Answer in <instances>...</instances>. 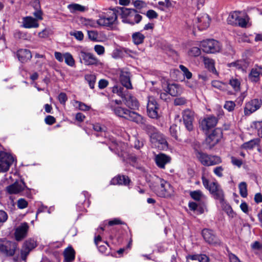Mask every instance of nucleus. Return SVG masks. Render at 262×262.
<instances>
[{"label":"nucleus","instance_id":"nucleus-9","mask_svg":"<svg viewBox=\"0 0 262 262\" xmlns=\"http://www.w3.org/2000/svg\"><path fill=\"white\" fill-rule=\"evenodd\" d=\"M14 161V158L11 155L4 151H1L0 172L7 171Z\"/></svg>","mask_w":262,"mask_h":262},{"label":"nucleus","instance_id":"nucleus-53","mask_svg":"<svg viewBox=\"0 0 262 262\" xmlns=\"http://www.w3.org/2000/svg\"><path fill=\"white\" fill-rule=\"evenodd\" d=\"M28 204L27 201L24 199H19L17 201V205L19 209H23L26 208L28 206Z\"/></svg>","mask_w":262,"mask_h":262},{"label":"nucleus","instance_id":"nucleus-50","mask_svg":"<svg viewBox=\"0 0 262 262\" xmlns=\"http://www.w3.org/2000/svg\"><path fill=\"white\" fill-rule=\"evenodd\" d=\"M134 6L138 9H141L142 8H145L147 6L146 3L141 0H136L134 2Z\"/></svg>","mask_w":262,"mask_h":262},{"label":"nucleus","instance_id":"nucleus-27","mask_svg":"<svg viewBox=\"0 0 262 262\" xmlns=\"http://www.w3.org/2000/svg\"><path fill=\"white\" fill-rule=\"evenodd\" d=\"M198 21L200 23L198 26L199 29L204 30L209 26L210 19L207 14H204L198 18Z\"/></svg>","mask_w":262,"mask_h":262},{"label":"nucleus","instance_id":"nucleus-24","mask_svg":"<svg viewBox=\"0 0 262 262\" xmlns=\"http://www.w3.org/2000/svg\"><path fill=\"white\" fill-rule=\"evenodd\" d=\"M23 26L25 28H36L39 27L37 20L31 16L23 18Z\"/></svg>","mask_w":262,"mask_h":262},{"label":"nucleus","instance_id":"nucleus-44","mask_svg":"<svg viewBox=\"0 0 262 262\" xmlns=\"http://www.w3.org/2000/svg\"><path fill=\"white\" fill-rule=\"evenodd\" d=\"M180 69L183 73V75L188 79H191L192 77V73L188 69L183 65H180Z\"/></svg>","mask_w":262,"mask_h":262},{"label":"nucleus","instance_id":"nucleus-56","mask_svg":"<svg viewBox=\"0 0 262 262\" xmlns=\"http://www.w3.org/2000/svg\"><path fill=\"white\" fill-rule=\"evenodd\" d=\"M220 187V186L217 183L213 182L210 184L208 189L212 194H213Z\"/></svg>","mask_w":262,"mask_h":262},{"label":"nucleus","instance_id":"nucleus-48","mask_svg":"<svg viewBox=\"0 0 262 262\" xmlns=\"http://www.w3.org/2000/svg\"><path fill=\"white\" fill-rule=\"evenodd\" d=\"M75 103L76 104L75 105L77 106V105L78 108L80 110H81L83 111H89L91 108L90 106H88L86 104H85V103L81 102L80 101H75Z\"/></svg>","mask_w":262,"mask_h":262},{"label":"nucleus","instance_id":"nucleus-25","mask_svg":"<svg viewBox=\"0 0 262 262\" xmlns=\"http://www.w3.org/2000/svg\"><path fill=\"white\" fill-rule=\"evenodd\" d=\"M143 122L138 123V124L141 125V127L143 130H144L150 138L153 134L156 133L158 130L154 126L145 123V119L143 117Z\"/></svg>","mask_w":262,"mask_h":262},{"label":"nucleus","instance_id":"nucleus-1","mask_svg":"<svg viewBox=\"0 0 262 262\" xmlns=\"http://www.w3.org/2000/svg\"><path fill=\"white\" fill-rule=\"evenodd\" d=\"M117 13L120 14L123 23L132 25L138 24L142 18V16L134 9L118 7Z\"/></svg>","mask_w":262,"mask_h":262},{"label":"nucleus","instance_id":"nucleus-17","mask_svg":"<svg viewBox=\"0 0 262 262\" xmlns=\"http://www.w3.org/2000/svg\"><path fill=\"white\" fill-rule=\"evenodd\" d=\"M221 137V131L219 129H215L206 138V144L211 148L219 142Z\"/></svg>","mask_w":262,"mask_h":262},{"label":"nucleus","instance_id":"nucleus-4","mask_svg":"<svg viewBox=\"0 0 262 262\" xmlns=\"http://www.w3.org/2000/svg\"><path fill=\"white\" fill-rule=\"evenodd\" d=\"M113 111L115 114L119 117L123 118L136 123L143 122V117L135 112L120 106L114 107Z\"/></svg>","mask_w":262,"mask_h":262},{"label":"nucleus","instance_id":"nucleus-42","mask_svg":"<svg viewBox=\"0 0 262 262\" xmlns=\"http://www.w3.org/2000/svg\"><path fill=\"white\" fill-rule=\"evenodd\" d=\"M248 21V19L247 16H245L244 17L239 16L235 24H237L239 26L245 28L246 27Z\"/></svg>","mask_w":262,"mask_h":262},{"label":"nucleus","instance_id":"nucleus-33","mask_svg":"<svg viewBox=\"0 0 262 262\" xmlns=\"http://www.w3.org/2000/svg\"><path fill=\"white\" fill-rule=\"evenodd\" d=\"M239 194L243 198H246L248 195L247 185L246 182H242L238 185Z\"/></svg>","mask_w":262,"mask_h":262},{"label":"nucleus","instance_id":"nucleus-14","mask_svg":"<svg viewBox=\"0 0 262 262\" xmlns=\"http://www.w3.org/2000/svg\"><path fill=\"white\" fill-rule=\"evenodd\" d=\"M26 188L28 189L25 182L21 180L20 181H16L13 184L8 186L6 189L9 194H16L22 192Z\"/></svg>","mask_w":262,"mask_h":262},{"label":"nucleus","instance_id":"nucleus-34","mask_svg":"<svg viewBox=\"0 0 262 262\" xmlns=\"http://www.w3.org/2000/svg\"><path fill=\"white\" fill-rule=\"evenodd\" d=\"M85 80L88 82L91 89L94 88L96 78L94 74H86L85 75Z\"/></svg>","mask_w":262,"mask_h":262},{"label":"nucleus","instance_id":"nucleus-60","mask_svg":"<svg viewBox=\"0 0 262 262\" xmlns=\"http://www.w3.org/2000/svg\"><path fill=\"white\" fill-rule=\"evenodd\" d=\"M58 100L61 104H64L68 100L66 94L64 93H61L58 95Z\"/></svg>","mask_w":262,"mask_h":262},{"label":"nucleus","instance_id":"nucleus-49","mask_svg":"<svg viewBox=\"0 0 262 262\" xmlns=\"http://www.w3.org/2000/svg\"><path fill=\"white\" fill-rule=\"evenodd\" d=\"M30 252V250L22 246L20 252L21 259L24 261H26Z\"/></svg>","mask_w":262,"mask_h":262},{"label":"nucleus","instance_id":"nucleus-6","mask_svg":"<svg viewBox=\"0 0 262 262\" xmlns=\"http://www.w3.org/2000/svg\"><path fill=\"white\" fill-rule=\"evenodd\" d=\"M196 157L200 163L205 166L215 165L222 162L220 157L208 155L202 151H197Z\"/></svg>","mask_w":262,"mask_h":262},{"label":"nucleus","instance_id":"nucleus-8","mask_svg":"<svg viewBox=\"0 0 262 262\" xmlns=\"http://www.w3.org/2000/svg\"><path fill=\"white\" fill-rule=\"evenodd\" d=\"M18 248L17 243L11 241L0 242V254L7 257L14 255Z\"/></svg>","mask_w":262,"mask_h":262},{"label":"nucleus","instance_id":"nucleus-31","mask_svg":"<svg viewBox=\"0 0 262 262\" xmlns=\"http://www.w3.org/2000/svg\"><path fill=\"white\" fill-rule=\"evenodd\" d=\"M132 39L135 45H140L143 42L145 36L141 33L137 32L133 34Z\"/></svg>","mask_w":262,"mask_h":262},{"label":"nucleus","instance_id":"nucleus-52","mask_svg":"<svg viewBox=\"0 0 262 262\" xmlns=\"http://www.w3.org/2000/svg\"><path fill=\"white\" fill-rule=\"evenodd\" d=\"M189 53L191 56H198L201 54V49L198 47H192L190 49Z\"/></svg>","mask_w":262,"mask_h":262},{"label":"nucleus","instance_id":"nucleus-39","mask_svg":"<svg viewBox=\"0 0 262 262\" xmlns=\"http://www.w3.org/2000/svg\"><path fill=\"white\" fill-rule=\"evenodd\" d=\"M259 140L258 139L251 140L243 144V147L245 148L252 149L256 145L258 144Z\"/></svg>","mask_w":262,"mask_h":262},{"label":"nucleus","instance_id":"nucleus-7","mask_svg":"<svg viewBox=\"0 0 262 262\" xmlns=\"http://www.w3.org/2000/svg\"><path fill=\"white\" fill-rule=\"evenodd\" d=\"M200 46L203 51L206 53H215L219 52L222 49V45L220 42L213 39L202 41Z\"/></svg>","mask_w":262,"mask_h":262},{"label":"nucleus","instance_id":"nucleus-57","mask_svg":"<svg viewBox=\"0 0 262 262\" xmlns=\"http://www.w3.org/2000/svg\"><path fill=\"white\" fill-rule=\"evenodd\" d=\"M146 16L149 19L157 18L158 16V13L153 10H149L146 14Z\"/></svg>","mask_w":262,"mask_h":262},{"label":"nucleus","instance_id":"nucleus-13","mask_svg":"<svg viewBox=\"0 0 262 262\" xmlns=\"http://www.w3.org/2000/svg\"><path fill=\"white\" fill-rule=\"evenodd\" d=\"M79 56L86 66L97 65L99 60L92 53L81 50L79 52Z\"/></svg>","mask_w":262,"mask_h":262},{"label":"nucleus","instance_id":"nucleus-41","mask_svg":"<svg viewBox=\"0 0 262 262\" xmlns=\"http://www.w3.org/2000/svg\"><path fill=\"white\" fill-rule=\"evenodd\" d=\"M190 195L193 200L199 201L201 200L203 194L201 190H198L191 191Z\"/></svg>","mask_w":262,"mask_h":262},{"label":"nucleus","instance_id":"nucleus-22","mask_svg":"<svg viewBox=\"0 0 262 262\" xmlns=\"http://www.w3.org/2000/svg\"><path fill=\"white\" fill-rule=\"evenodd\" d=\"M120 81L126 89L133 88L130 81V74L126 70H121L120 74Z\"/></svg>","mask_w":262,"mask_h":262},{"label":"nucleus","instance_id":"nucleus-20","mask_svg":"<svg viewBox=\"0 0 262 262\" xmlns=\"http://www.w3.org/2000/svg\"><path fill=\"white\" fill-rule=\"evenodd\" d=\"M171 158L170 156L164 154H159L156 155L155 161L158 167L162 169L165 168V165L171 162Z\"/></svg>","mask_w":262,"mask_h":262},{"label":"nucleus","instance_id":"nucleus-47","mask_svg":"<svg viewBox=\"0 0 262 262\" xmlns=\"http://www.w3.org/2000/svg\"><path fill=\"white\" fill-rule=\"evenodd\" d=\"M70 34L71 36H74L78 40L81 41L83 39L84 35L82 31H76L74 32H71Z\"/></svg>","mask_w":262,"mask_h":262},{"label":"nucleus","instance_id":"nucleus-16","mask_svg":"<svg viewBox=\"0 0 262 262\" xmlns=\"http://www.w3.org/2000/svg\"><path fill=\"white\" fill-rule=\"evenodd\" d=\"M202 234L205 241L209 244L217 245L221 243L212 230L204 229L202 231Z\"/></svg>","mask_w":262,"mask_h":262},{"label":"nucleus","instance_id":"nucleus-2","mask_svg":"<svg viewBox=\"0 0 262 262\" xmlns=\"http://www.w3.org/2000/svg\"><path fill=\"white\" fill-rule=\"evenodd\" d=\"M156 182L157 185L154 187V191L158 196L168 198L173 195L174 189L169 183L158 177Z\"/></svg>","mask_w":262,"mask_h":262},{"label":"nucleus","instance_id":"nucleus-61","mask_svg":"<svg viewBox=\"0 0 262 262\" xmlns=\"http://www.w3.org/2000/svg\"><path fill=\"white\" fill-rule=\"evenodd\" d=\"M45 121L46 124L52 125L55 122L56 119L53 116H48L46 117Z\"/></svg>","mask_w":262,"mask_h":262},{"label":"nucleus","instance_id":"nucleus-30","mask_svg":"<svg viewBox=\"0 0 262 262\" xmlns=\"http://www.w3.org/2000/svg\"><path fill=\"white\" fill-rule=\"evenodd\" d=\"M64 259L67 262H71L75 258V252L73 248H69L64 252Z\"/></svg>","mask_w":262,"mask_h":262},{"label":"nucleus","instance_id":"nucleus-51","mask_svg":"<svg viewBox=\"0 0 262 262\" xmlns=\"http://www.w3.org/2000/svg\"><path fill=\"white\" fill-rule=\"evenodd\" d=\"M7 219L8 215L7 213L3 210H0V228L3 225L4 223Z\"/></svg>","mask_w":262,"mask_h":262},{"label":"nucleus","instance_id":"nucleus-62","mask_svg":"<svg viewBox=\"0 0 262 262\" xmlns=\"http://www.w3.org/2000/svg\"><path fill=\"white\" fill-rule=\"evenodd\" d=\"M33 15L35 17L34 18L37 20V22L38 20L42 19V12L40 10H36L33 12Z\"/></svg>","mask_w":262,"mask_h":262},{"label":"nucleus","instance_id":"nucleus-21","mask_svg":"<svg viewBox=\"0 0 262 262\" xmlns=\"http://www.w3.org/2000/svg\"><path fill=\"white\" fill-rule=\"evenodd\" d=\"M150 141L155 146H159V144L163 145L164 146H167V142L165 138L158 130L150 138Z\"/></svg>","mask_w":262,"mask_h":262},{"label":"nucleus","instance_id":"nucleus-38","mask_svg":"<svg viewBox=\"0 0 262 262\" xmlns=\"http://www.w3.org/2000/svg\"><path fill=\"white\" fill-rule=\"evenodd\" d=\"M36 243L33 239H29L25 241L23 246L30 251L36 247Z\"/></svg>","mask_w":262,"mask_h":262},{"label":"nucleus","instance_id":"nucleus-10","mask_svg":"<svg viewBox=\"0 0 262 262\" xmlns=\"http://www.w3.org/2000/svg\"><path fill=\"white\" fill-rule=\"evenodd\" d=\"M159 105L155 98L152 96L148 97L147 104V112L148 116L152 119H157L159 117L158 113Z\"/></svg>","mask_w":262,"mask_h":262},{"label":"nucleus","instance_id":"nucleus-59","mask_svg":"<svg viewBox=\"0 0 262 262\" xmlns=\"http://www.w3.org/2000/svg\"><path fill=\"white\" fill-rule=\"evenodd\" d=\"M94 50L98 55H100L104 53V48L102 46L97 45L94 47Z\"/></svg>","mask_w":262,"mask_h":262},{"label":"nucleus","instance_id":"nucleus-46","mask_svg":"<svg viewBox=\"0 0 262 262\" xmlns=\"http://www.w3.org/2000/svg\"><path fill=\"white\" fill-rule=\"evenodd\" d=\"M213 194L215 199L219 200L221 202L224 201V193L221 187Z\"/></svg>","mask_w":262,"mask_h":262},{"label":"nucleus","instance_id":"nucleus-45","mask_svg":"<svg viewBox=\"0 0 262 262\" xmlns=\"http://www.w3.org/2000/svg\"><path fill=\"white\" fill-rule=\"evenodd\" d=\"M238 17V13L237 12H234L230 14L228 17V21L229 23L233 24H235V22H236Z\"/></svg>","mask_w":262,"mask_h":262},{"label":"nucleus","instance_id":"nucleus-36","mask_svg":"<svg viewBox=\"0 0 262 262\" xmlns=\"http://www.w3.org/2000/svg\"><path fill=\"white\" fill-rule=\"evenodd\" d=\"M64 59L67 65L70 67H73L75 65V60L71 53L69 52L64 53Z\"/></svg>","mask_w":262,"mask_h":262},{"label":"nucleus","instance_id":"nucleus-32","mask_svg":"<svg viewBox=\"0 0 262 262\" xmlns=\"http://www.w3.org/2000/svg\"><path fill=\"white\" fill-rule=\"evenodd\" d=\"M204 62L205 67L207 68L209 71L212 73L216 72V70L214 67V62L212 59L207 57H204Z\"/></svg>","mask_w":262,"mask_h":262},{"label":"nucleus","instance_id":"nucleus-26","mask_svg":"<svg viewBox=\"0 0 262 262\" xmlns=\"http://www.w3.org/2000/svg\"><path fill=\"white\" fill-rule=\"evenodd\" d=\"M130 180L127 176L122 175L118 176L117 177L113 178L111 181V183L113 185H127L129 184Z\"/></svg>","mask_w":262,"mask_h":262},{"label":"nucleus","instance_id":"nucleus-35","mask_svg":"<svg viewBox=\"0 0 262 262\" xmlns=\"http://www.w3.org/2000/svg\"><path fill=\"white\" fill-rule=\"evenodd\" d=\"M211 84L213 87L221 91H226L227 90V84L220 81L213 80L211 82Z\"/></svg>","mask_w":262,"mask_h":262},{"label":"nucleus","instance_id":"nucleus-28","mask_svg":"<svg viewBox=\"0 0 262 262\" xmlns=\"http://www.w3.org/2000/svg\"><path fill=\"white\" fill-rule=\"evenodd\" d=\"M68 8L72 13L76 12H83L88 10V8L78 4H71L68 6Z\"/></svg>","mask_w":262,"mask_h":262},{"label":"nucleus","instance_id":"nucleus-64","mask_svg":"<svg viewBox=\"0 0 262 262\" xmlns=\"http://www.w3.org/2000/svg\"><path fill=\"white\" fill-rule=\"evenodd\" d=\"M256 127L258 128V135L262 138V121L256 123Z\"/></svg>","mask_w":262,"mask_h":262},{"label":"nucleus","instance_id":"nucleus-29","mask_svg":"<svg viewBox=\"0 0 262 262\" xmlns=\"http://www.w3.org/2000/svg\"><path fill=\"white\" fill-rule=\"evenodd\" d=\"M260 75H262V73L260 69H252L249 74V78L252 81L257 82L259 80Z\"/></svg>","mask_w":262,"mask_h":262},{"label":"nucleus","instance_id":"nucleus-37","mask_svg":"<svg viewBox=\"0 0 262 262\" xmlns=\"http://www.w3.org/2000/svg\"><path fill=\"white\" fill-rule=\"evenodd\" d=\"M229 83L235 92L239 91L241 82L238 79L232 78L230 79Z\"/></svg>","mask_w":262,"mask_h":262},{"label":"nucleus","instance_id":"nucleus-15","mask_svg":"<svg viewBox=\"0 0 262 262\" xmlns=\"http://www.w3.org/2000/svg\"><path fill=\"white\" fill-rule=\"evenodd\" d=\"M217 119L213 116H208L204 118L200 122V126L201 129L204 131H208L214 127L217 123Z\"/></svg>","mask_w":262,"mask_h":262},{"label":"nucleus","instance_id":"nucleus-43","mask_svg":"<svg viewBox=\"0 0 262 262\" xmlns=\"http://www.w3.org/2000/svg\"><path fill=\"white\" fill-rule=\"evenodd\" d=\"M235 107L234 102L232 101H226L224 105V108L227 110L228 112L233 111Z\"/></svg>","mask_w":262,"mask_h":262},{"label":"nucleus","instance_id":"nucleus-19","mask_svg":"<svg viewBox=\"0 0 262 262\" xmlns=\"http://www.w3.org/2000/svg\"><path fill=\"white\" fill-rule=\"evenodd\" d=\"M184 124L186 129L191 131L193 128V122L194 120L193 113L189 110H185L182 113Z\"/></svg>","mask_w":262,"mask_h":262},{"label":"nucleus","instance_id":"nucleus-58","mask_svg":"<svg viewBox=\"0 0 262 262\" xmlns=\"http://www.w3.org/2000/svg\"><path fill=\"white\" fill-rule=\"evenodd\" d=\"M224 168L222 166H217L214 168L213 172L219 177H223V171Z\"/></svg>","mask_w":262,"mask_h":262},{"label":"nucleus","instance_id":"nucleus-3","mask_svg":"<svg viewBox=\"0 0 262 262\" xmlns=\"http://www.w3.org/2000/svg\"><path fill=\"white\" fill-rule=\"evenodd\" d=\"M113 92L116 93L123 99V101L127 106L131 109H135L139 106L137 99L128 93L127 90L120 86H115L113 88Z\"/></svg>","mask_w":262,"mask_h":262},{"label":"nucleus","instance_id":"nucleus-18","mask_svg":"<svg viewBox=\"0 0 262 262\" xmlns=\"http://www.w3.org/2000/svg\"><path fill=\"white\" fill-rule=\"evenodd\" d=\"M29 225L27 223L24 222L20 224L15 229V238L16 241H20L26 237L29 230Z\"/></svg>","mask_w":262,"mask_h":262},{"label":"nucleus","instance_id":"nucleus-40","mask_svg":"<svg viewBox=\"0 0 262 262\" xmlns=\"http://www.w3.org/2000/svg\"><path fill=\"white\" fill-rule=\"evenodd\" d=\"M180 127L176 124H172L169 128L170 135L175 139H178V135Z\"/></svg>","mask_w":262,"mask_h":262},{"label":"nucleus","instance_id":"nucleus-5","mask_svg":"<svg viewBox=\"0 0 262 262\" xmlns=\"http://www.w3.org/2000/svg\"><path fill=\"white\" fill-rule=\"evenodd\" d=\"M117 7L107 12L104 16H100L97 20V24L100 26L113 29L118 24Z\"/></svg>","mask_w":262,"mask_h":262},{"label":"nucleus","instance_id":"nucleus-55","mask_svg":"<svg viewBox=\"0 0 262 262\" xmlns=\"http://www.w3.org/2000/svg\"><path fill=\"white\" fill-rule=\"evenodd\" d=\"M187 100L184 97H178L174 100L175 105H183L186 103Z\"/></svg>","mask_w":262,"mask_h":262},{"label":"nucleus","instance_id":"nucleus-23","mask_svg":"<svg viewBox=\"0 0 262 262\" xmlns=\"http://www.w3.org/2000/svg\"><path fill=\"white\" fill-rule=\"evenodd\" d=\"M17 56L18 60L22 63L29 61L32 58L31 51L27 49H21L17 51Z\"/></svg>","mask_w":262,"mask_h":262},{"label":"nucleus","instance_id":"nucleus-54","mask_svg":"<svg viewBox=\"0 0 262 262\" xmlns=\"http://www.w3.org/2000/svg\"><path fill=\"white\" fill-rule=\"evenodd\" d=\"M88 35L89 38L93 41H96L98 38V34L97 31H88Z\"/></svg>","mask_w":262,"mask_h":262},{"label":"nucleus","instance_id":"nucleus-12","mask_svg":"<svg viewBox=\"0 0 262 262\" xmlns=\"http://www.w3.org/2000/svg\"><path fill=\"white\" fill-rule=\"evenodd\" d=\"M162 88L168 93L169 95L172 96L176 97L178 95H181L183 92V89L181 86L176 83H167L166 82L162 81Z\"/></svg>","mask_w":262,"mask_h":262},{"label":"nucleus","instance_id":"nucleus-11","mask_svg":"<svg viewBox=\"0 0 262 262\" xmlns=\"http://www.w3.org/2000/svg\"><path fill=\"white\" fill-rule=\"evenodd\" d=\"M262 105V101L258 99L251 100L245 104L244 114L248 116L258 110Z\"/></svg>","mask_w":262,"mask_h":262},{"label":"nucleus","instance_id":"nucleus-63","mask_svg":"<svg viewBox=\"0 0 262 262\" xmlns=\"http://www.w3.org/2000/svg\"><path fill=\"white\" fill-rule=\"evenodd\" d=\"M241 209L245 213L248 214L249 212V207L245 202H243L240 205Z\"/></svg>","mask_w":262,"mask_h":262}]
</instances>
